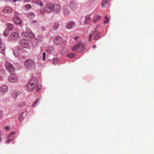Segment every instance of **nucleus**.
Segmentation results:
<instances>
[{
    "label": "nucleus",
    "mask_w": 154,
    "mask_h": 154,
    "mask_svg": "<svg viewBox=\"0 0 154 154\" xmlns=\"http://www.w3.org/2000/svg\"><path fill=\"white\" fill-rule=\"evenodd\" d=\"M25 67L28 69H34L35 67V61L31 59H28L24 62Z\"/></svg>",
    "instance_id": "f03ea898"
},
{
    "label": "nucleus",
    "mask_w": 154,
    "mask_h": 154,
    "mask_svg": "<svg viewBox=\"0 0 154 154\" xmlns=\"http://www.w3.org/2000/svg\"><path fill=\"white\" fill-rule=\"evenodd\" d=\"M63 13L65 15H67L69 14V11L68 10L65 9Z\"/></svg>",
    "instance_id": "72a5a7b5"
},
{
    "label": "nucleus",
    "mask_w": 154,
    "mask_h": 154,
    "mask_svg": "<svg viewBox=\"0 0 154 154\" xmlns=\"http://www.w3.org/2000/svg\"><path fill=\"white\" fill-rule=\"evenodd\" d=\"M62 41V38L58 36L56 37L54 39V44L56 45H58L60 44Z\"/></svg>",
    "instance_id": "9b49d317"
},
{
    "label": "nucleus",
    "mask_w": 154,
    "mask_h": 154,
    "mask_svg": "<svg viewBox=\"0 0 154 154\" xmlns=\"http://www.w3.org/2000/svg\"><path fill=\"white\" fill-rule=\"evenodd\" d=\"M24 112H22L20 115L19 117V120L20 122H22V121L24 119Z\"/></svg>",
    "instance_id": "5701e85b"
},
{
    "label": "nucleus",
    "mask_w": 154,
    "mask_h": 154,
    "mask_svg": "<svg viewBox=\"0 0 154 154\" xmlns=\"http://www.w3.org/2000/svg\"><path fill=\"white\" fill-rule=\"evenodd\" d=\"M4 1H6V2L7 1H10V2H11V1H12V0H4Z\"/></svg>",
    "instance_id": "603ef678"
},
{
    "label": "nucleus",
    "mask_w": 154,
    "mask_h": 154,
    "mask_svg": "<svg viewBox=\"0 0 154 154\" xmlns=\"http://www.w3.org/2000/svg\"><path fill=\"white\" fill-rule=\"evenodd\" d=\"M92 35V33H90V34L89 35L88 37V40L89 41L91 42V41L92 39H91V37Z\"/></svg>",
    "instance_id": "e433bc0d"
},
{
    "label": "nucleus",
    "mask_w": 154,
    "mask_h": 154,
    "mask_svg": "<svg viewBox=\"0 0 154 154\" xmlns=\"http://www.w3.org/2000/svg\"><path fill=\"white\" fill-rule=\"evenodd\" d=\"M37 84V81L36 78L32 79L27 85V89L29 91H33L35 88Z\"/></svg>",
    "instance_id": "f257e3e1"
},
{
    "label": "nucleus",
    "mask_w": 154,
    "mask_h": 154,
    "mask_svg": "<svg viewBox=\"0 0 154 154\" xmlns=\"http://www.w3.org/2000/svg\"><path fill=\"white\" fill-rule=\"evenodd\" d=\"M5 128L7 130H8L10 129V127L8 126H6L5 127Z\"/></svg>",
    "instance_id": "49530a36"
},
{
    "label": "nucleus",
    "mask_w": 154,
    "mask_h": 154,
    "mask_svg": "<svg viewBox=\"0 0 154 154\" xmlns=\"http://www.w3.org/2000/svg\"><path fill=\"white\" fill-rule=\"evenodd\" d=\"M94 35V39L96 40H97L100 36V34L99 32L97 31H95L93 33Z\"/></svg>",
    "instance_id": "6ab92c4d"
},
{
    "label": "nucleus",
    "mask_w": 154,
    "mask_h": 154,
    "mask_svg": "<svg viewBox=\"0 0 154 154\" xmlns=\"http://www.w3.org/2000/svg\"><path fill=\"white\" fill-rule=\"evenodd\" d=\"M21 94V92L19 91H17L16 92H15L14 94V97H16L17 96L20 95Z\"/></svg>",
    "instance_id": "2f4dec72"
},
{
    "label": "nucleus",
    "mask_w": 154,
    "mask_h": 154,
    "mask_svg": "<svg viewBox=\"0 0 154 154\" xmlns=\"http://www.w3.org/2000/svg\"><path fill=\"white\" fill-rule=\"evenodd\" d=\"M53 4H48L46 5L45 7V10L48 12H51L53 11Z\"/></svg>",
    "instance_id": "ddd939ff"
},
{
    "label": "nucleus",
    "mask_w": 154,
    "mask_h": 154,
    "mask_svg": "<svg viewBox=\"0 0 154 154\" xmlns=\"http://www.w3.org/2000/svg\"><path fill=\"white\" fill-rule=\"evenodd\" d=\"M3 115V112L2 110H0V117H1Z\"/></svg>",
    "instance_id": "a18cd8bd"
},
{
    "label": "nucleus",
    "mask_w": 154,
    "mask_h": 154,
    "mask_svg": "<svg viewBox=\"0 0 154 154\" xmlns=\"http://www.w3.org/2000/svg\"><path fill=\"white\" fill-rule=\"evenodd\" d=\"M101 18V16L100 15L96 16L93 20V22L94 23H96L97 21L98 20Z\"/></svg>",
    "instance_id": "a878e982"
},
{
    "label": "nucleus",
    "mask_w": 154,
    "mask_h": 154,
    "mask_svg": "<svg viewBox=\"0 0 154 154\" xmlns=\"http://www.w3.org/2000/svg\"><path fill=\"white\" fill-rule=\"evenodd\" d=\"M8 90V87L6 85H3L0 87V93L2 94H4L7 92Z\"/></svg>",
    "instance_id": "0eeeda50"
},
{
    "label": "nucleus",
    "mask_w": 154,
    "mask_h": 154,
    "mask_svg": "<svg viewBox=\"0 0 154 154\" xmlns=\"http://www.w3.org/2000/svg\"><path fill=\"white\" fill-rule=\"evenodd\" d=\"M18 80V78L16 75L14 74H11L8 78V80L11 82H17Z\"/></svg>",
    "instance_id": "39448f33"
},
{
    "label": "nucleus",
    "mask_w": 154,
    "mask_h": 154,
    "mask_svg": "<svg viewBox=\"0 0 154 154\" xmlns=\"http://www.w3.org/2000/svg\"><path fill=\"white\" fill-rule=\"evenodd\" d=\"M43 58L44 60H45V53L44 52L43 54Z\"/></svg>",
    "instance_id": "a19ab883"
},
{
    "label": "nucleus",
    "mask_w": 154,
    "mask_h": 154,
    "mask_svg": "<svg viewBox=\"0 0 154 154\" xmlns=\"http://www.w3.org/2000/svg\"><path fill=\"white\" fill-rule=\"evenodd\" d=\"M41 89V87L38 86L37 89H36V91L37 92H38Z\"/></svg>",
    "instance_id": "ea45409f"
},
{
    "label": "nucleus",
    "mask_w": 154,
    "mask_h": 154,
    "mask_svg": "<svg viewBox=\"0 0 154 154\" xmlns=\"http://www.w3.org/2000/svg\"><path fill=\"white\" fill-rule=\"evenodd\" d=\"M30 44L34 47H35L38 42V40L34 38H32L30 40Z\"/></svg>",
    "instance_id": "4468645a"
},
{
    "label": "nucleus",
    "mask_w": 154,
    "mask_h": 154,
    "mask_svg": "<svg viewBox=\"0 0 154 154\" xmlns=\"http://www.w3.org/2000/svg\"><path fill=\"white\" fill-rule=\"evenodd\" d=\"M20 44L22 47L24 48H28L29 46L28 41L25 39H21L20 41Z\"/></svg>",
    "instance_id": "423d86ee"
},
{
    "label": "nucleus",
    "mask_w": 154,
    "mask_h": 154,
    "mask_svg": "<svg viewBox=\"0 0 154 154\" xmlns=\"http://www.w3.org/2000/svg\"><path fill=\"white\" fill-rule=\"evenodd\" d=\"M14 22L17 24L20 25L21 24V21L20 18L18 17H13Z\"/></svg>",
    "instance_id": "2eb2a0df"
},
{
    "label": "nucleus",
    "mask_w": 154,
    "mask_h": 154,
    "mask_svg": "<svg viewBox=\"0 0 154 154\" xmlns=\"http://www.w3.org/2000/svg\"><path fill=\"white\" fill-rule=\"evenodd\" d=\"M40 29L44 31L45 29V28L43 26H41Z\"/></svg>",
    "instance_id": "79ce46f5"
},
{
    "label": "nucleus",
    "mask_w": 154,
    "mask_h": 154,
    "mask_svg": "<svg viewBox=\"0 0 154 154\" xmlns=\"http://www.w3.org/2000/svg\"><path fill=\"white\" fill-rule=\"evenodd\" d=\"M78 38V36H76L74 38V39L75 40H76Z\"/></svg>",
    "instance_id": "8fccbe9b"
},
{
    "label": "nucleus",
    "mask_w": 154,
    "mask_h": 154,
    "mask_svg": "<svg viewBox=\"0 0 154 154\" xmlns=\"http://www.w3.org/2000/svg\"><path fill=\"white\" fill-rule=\"evenodd\" d=\"M12 1H13V2H17V1H18L19 2V0H12Z\"/></svg>",
    "instance_id": "de8ad7c7"
},
{
    "label": "nucleus",
    "mask_w": 154,
    "mask_h": 154,
    "mask_svg": "<svg viewBox=\"0 0 154 154\" xmlns=\"http://www.w3.org/2000/svg\"><path fill=\"white\" fill-rule=\"evenodd\" d=\"M9 33V32L8 29H5L4 32L3 33V35L5 36H6L8 35Z\"/></svg>",
    "instance_id": "c756f323"
},
{
    "label": "nucleus",
    "mask_w": 154,
    "mask_h": 154,
    "mask_svg": "<svg viewBox=\"0 0 154 154\" xmlns=\"http://www.w3.org/2000/svg\"><path fill=\"white\" fill-rule=\"evenodd\" d=\"M59 26L58 24H56L53 27V28L54 29L56 30L58 28Z\"/></svg>",
    "instance_id": "4c0bfd02"
},
{
    "label": "nucleus",
    "mask_w": 154,
    "mask_h": 154,
    "mask_svg": "<svg viewBox=\"0 0 154 154\" xmlns=\"http://www.w3.org/2000/svg\"><path fill=\"white\" fill-rule=\"evenodd\" d=\"M32 2L34 4H37L40 6L43 5V3L40 0H32Z\"/></svg>",
    "instance_id": "a211bd4d"
},
{
    "label": "nucleus",
    "mask_w": 154,
    "mask_h": 154,
    "mask_svg": "<svg viewBox=\"0 0 154 154\" xmlns=\"http://www.w3.org/2000/svg\"><path fill=\"white\" fill-rule=\"evenodd\" d=\"M26 31L27 34L29 36L31 37H32L33 36L34 34L29 28L28 27L26 28Z\"/></svg>",
    "instance_id": "f3484780"
},
{
    "label": "nucleus",
    "mask_w": 154,
    "mask_h": 154,
    "mask_svg": "<svg viewBox=\"0 0 154 154\" xmlns=\"http://www.w3.org/2000/svg\"><path fill=\"white\" fill-rule=\"evenodd\" d=\"M6 70L10 73L13 72L14 71V68L13 65L10 63L8 62H6L5 63Z\"/></svg>",
    "instance_id": "20e7f679"
},
{
    "label": "nucleus",
    "mask_w": 154,
    "mask_h": 154,
    "mask_svg": "<svg viewBox=\"0 0 154 154\" xmlns=\"http://www.w3.org/2000/svg\"><path fill=\"white\" fill-rule=\"evenodd\" d=\"M14 132H12L11 133V134L8 136V138H10V137H12V138L13 137V135H14Z\"/></svg>",
    "instance_id": "58836bf2"
},
{
    "label": "nucleus",
    "mask_w": 154,
    "mask_h": 154,
    "mask_svg": "<svg viewBox=\"0 0 154 154\" xmlns=\"http://www.w3.org/2000/svg\"><path fill=\"white\" fill-rule=\"evenodd\" d=\"M67 56L69 58L74 57L75 55L74 53H70L67 55Z\"/></svg>",
    "instance_id": "cd10ccee"
},
{
    "label": "nucleus",
    "mask_w": 154,
    "mask_h": 154,
    "mask_svg": "<svg viewBox=\"0 0 154 154\" xmlns=\"http://www.w3.org/2000/svg\"><path fill=\"white\" fill-rule=\"evenodd\" d=\"M109 18L108 16H106L105 17V20H104V22L107 23L108 22Z\"/></svg>",
    "instance_id": "473e14b6"
},
{
    "label": "nucleus",
    "mask_w": 154,
    "mask_h": 154,
    "mask_svg": "<svg viewBox=\"0 0 154 154\" xmlns=\"http://www.w3.org/2000/svg\"><path fill=\"white\" fill-rule=\"evenodd\" d=\"M10 38L11 40H17L19 38L18 34L17 32H13L10 36Z\"/></svg>",
    "instance_id": "9d476101"
},
{
    "label": "nucleus",
    "mask_w": 154,
    "mask_h": 154,
    "mask_svg": "<svg viewBox=\"0 0 154 154\" xmlns=\"http://www.w3.org/2000/svg\"><path fill=\"white\" fill-rule=\"evenodd\" d=\"M76 25V23L73 21H70L66 25V28L68 29H71Z\"/></svg>",
    "instance_id": "6e6552de"
},
{
    "label": "nucleus",
    "mask_w": 154,
    "mask_h": 154,
    "mask_svg": "<svg viewBox=\"0 0 154 154\" xmlns=\"http://www.w3.org/2000/svg\"><path fill=\"white\" fill-rule=\"evenodd\" d=\"M109 3V0H103L101 4L103 8L105 7L106 5Z\"/></svg>",
    "instance_id": "aec40b11"
},
{
    "label": "nucleus",
    "mask_w": 154,
    "mask_h": 154,
    "mask_svg": "<svg viewBox=\"0 0 154 154\" xmlns=\"http://www.w3.org/2000/svg\"><path fill=\"white\" fill-rule=\"evenodd\" d=\"M39 100L40 98H38L37 99L35 102H34L32 105V106L33 107H34L36 106V105H38L39 103Z\"/></svg>",
    "instance_id": "393cba45"
},
{
    "label": "nucleus",
    "mask_w": 154,
    "mask_h": 154,
    "mask_svg": "<svg viewBox=\"0 0 154 154\" xmlns=\"http://www.w3.org/2000/svg\"><path fill=\"white\" fill-rule=\"evenodd\" d=\"M45 11V10L44 9H41L40 10V12L42 13H44Z\"/></svg>",
    "instance_id": "37998d69"
},
{
    "label": "nucleus",
    "mask_w": 154,
    "mask_h": 154,
    "mask_svg": "<svg viewBox=\"0 0 154 154\" xmlns=\"http://www.w3.org/2000/svg\"><path fill=\"white\" fill-rule=\"evenodd\" d=\"M59 59L58 58H55L54 59L53 63H57L59 62Z\"/></svg>",
    "instance_id": "7c9ffc66"
},
{
    "label": "nucleus",
    "mask_w": 154,
    "mask_h": 154,
    "mask_svg": "<svg viewBox=\"0 0 154 154\" xmlns=\"http://www.w3.org/2000/svg\"><path fill=\"white\" fill-rule=\"evenodd\" d=\"M32 15L33 16H35L34 14H33Z\"/></svg>",
    "instance_id": "4d7b16f0"
},
{
    "label": "nucleus",
    "mask_w": 154,
    "mask_h": 154,
    "mask_svg": "<svg viewBox=\"0 0 154 154\" xmlns=\"http://www.w3.org/2000/svg\"><path fill=\"white\" fill-rule=\"evenodd\" d=\"M95 47H96V46H95V45H94V46H93V48H95Z\"/></svg>",
    "instance_id": "5fc2aeb1"
},
{
    "label": "nucleus",
    "mask_w": 154,
    "mask_h": 154,
    "mask_svg": "<svg viewBox=\"0 0 154 154\" xmlns=\"http://www.w3.org/2000/svg\"><path fill=\"white\" fill-rule=\"evenodd\" d=\"M14 54L16 57H18L19 56V53L17 50L16 49H14L13 50Z\"/></svg>",
    "instance_id": "bb28decb"
},
{
    "label": "nucleus",
    "mask_w": 154,
    "mask_h": 154,
    "mask_svg": "<svg viewBox=\"0 0 154 154\" xmlns=\"http://www.w3.org/2000/svg\"><path fill=\"white\" fill-rule=\"evenodd\" d=\"M85 45L83 43L81 42H79L78 43L75 45L72 49L73 51H77L78 49L80 50H82L84 49Z\"/></svg>",
    "instance_id": "7ed1b4c3"
},
{
    "label": "nucleus",
    "mask_w": 154,
    "mask_h": 154,
    "mask_svg": "<svg viewBox=\"0 0 154 154\" xmlns=\"http://www.w3.org/2000/svg\"><path fill=\"white\" fill-rule=\"evenodd\" d=\"M91 15L90 14L87 15L85 17V19L84 21V23L85 24H87L91 21Z\"/></svg>",
    "instance_id": "dca6fc26"
},
{
    "label": "nucleus",
    "mask_w": 154,
    "mask_h": 154,
    "mask_svg": "<svg viewBox=\"0 0 154 154\" xmlns=\"http://www.w3.org/2000/svg\"><path fill=\"white\" fill-rule=\"evenodd\" d=\"M32 22L33 23H36L37 22V21L36 20H34L32 21Z\"/></svg>",
    "instance_id": "09e8293b"
},
{
    "label": "nucleus",
    "mask_w": 154,
    "mask_h": 154,
    "mask_svg": "<svg viewBox=\"0 0 154 154\" xmlns=\"http://www.w3.org/2000/svg\"><path fill=\"white\" fill-rule=\"evenodd\" d=\"M2 77L0 76V80H2Z\"/></svg>",
    "instance_id": "6e6d98bb"
},
{
    "label": "nucleus",
    "mask_w": 154,
    "mask_h": 154,
    "mask_svg": "<svg viewBox=\"0 0 154 154\" xmlns=\"http://www.w3.org/2000/svg\"><path fill=\"white\" fill-rule=\"evenodd\" d=\"M1 42H2V40H1V38H0V44H1Z\"/></svg>",
    "instance_id": "864d4df0"
},
{
    "label": "nucleus",
    "mask_w": 154,
    "mask_h": 154,
    "mask_svg": "<svg viewBox=\"0 0 154 154\" xmlns=\"http://www.w3.org/2000/svg\"><path fill=\"white\" fill-rule=\"evenodd\" d=\"M5 51V46L3 44H0V52L3 54Z\"/></svg>",
    "instance_id": "4be33fe9"
},
{
    "label": "nucleus",
    "mask_w": 154,
    "mask_h": 154,
    "mask_svg": "<svg viewBox=\"0 0 154 154\" xmlns=\"http://www.w3.org/2000/svg\"><path fill=\"white\" fill-rule=\"evenodd\" d=\"M12 139H8V140H7V142L8 143H9L10 142H11L12 141Z\"/></svg>",
    "instance_id": "c03bdc74"
},
{
    "label": "nucleus",
    "mask_w": 154,
    "mask_h": 154,
    "mask_svg": "<svg viewBox=\"0 0 154 154\" xmlns=\"http://www.w3.org/2000/svg\"><path fill=\"white\" fill-rule=\"evenodd\" d=\"M70 6L72 9L73 10H75L77 8L76 5L75 4L73 3V2L70 3Z\"/></svg>",
    "instance_id": "b1692460"
},
{
    "label": "nucleus",
    "mask_w": 154,
    "mask_h": 154,
    "mask_svg": "<svg viewBox=\"0 0 154 154\" xmlns=\"http://www.w3.org/2000/svg\"><path fill=\"white\" fill-rule=\"evenodd\" d=\"M31 0H24L25 2H29Z\"/></svg>",
    "instance_id": "3c124183"
},
{
    "label": "nucleus",
    "mask_w": 154,
    "mask_h": 154,
    "mask_svg": "<svg viewBox=\"0 0 154 154\" xmlns=\"http://www.w3.org/2000/svg\"><path fill=\"white\" fill-rule=\"evenodd\" d=\"M25 7L27 10L30 9L31 8V5L29 4H27L25 5Z\"/></svg>",
    "instance_id": "f704fd0d"
},
{
    "label": "nucleus",
    "mask_w": 154,
    "mask_h": 154,
    "mask_svg": "<svg viewBox=\"0 0 154 154\" xmlns=\"http://www.w3.org/2000/svg\"><path fill=\"white\" fill-rule=\"evenodd\" d=\"M25 105V103L24 102H23L19 104V106L20 107H22Z\"/></svg>",
    "instance_id": "c9c22d12"
},
{
    "label": "nucleus",
    "mask_w": 154,
    "mask_h": 154,
    "mask_svg": "<svg viewBox=\"0 0 154 154\" xmlns=\"http://www.w3.org/2000/svg\"><path fill=\"white\" fill-rule=\"evenodd\" d=\"M8 29L12 30L13 27V25L11 23H9L8 24Z\"/></svg>",
    "instance_id": "c85d7f7f"
},
{
    "label": "nucleus",
    "mask_w": 154,
    "mask_h": 154,
    "mask_svg": "<svg viewBox=\"0 0 154 154\" xmlns=\"http://www.w3.org/2000/svg\"><path fill=\"white\" fill-rule=\"evenodd\" d=\"M60 9V7L57 4L53 5L52 12L54 13H58L59 12Z\"/></svg>",
    "instance_id": "1a4fd4ad"
},
{
    "label": "nucleus",
    "mask_w": 154,
    "mask_h": 154,
    "mask_svg": "<svg viewBox=\"0 0 154 154\" xmlns=\"http://www.w3.org/2000/svg\"><path fill=\"white\" fill-rule=\"evenodd\" d=\"M12 11V8L9 6L5 7L3 10V13L5 14H9L11 13Z\"/></svg>",
    "instance_id": "f8f14e48"
},
{
    "label": "nucleus",
    "mask_w": 154,
    "mask_h": 154,
    "mask_svg": "<svg viewBox=\"0 0 154 154\" xmlns=\"http://www.w3.org/2000/svg\"><path fill=\"white\" fill-rule=\"evenodd\" d=\"M46 50L49 53H52L54 50V48L52 46H49L47 48Z\"/></svg>",
    "instance_id": "412c9836"
}]
</instances>
